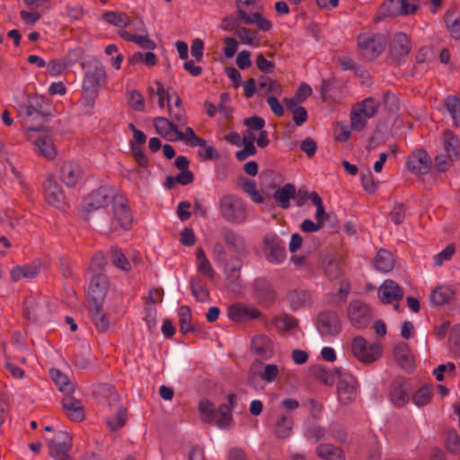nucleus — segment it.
<instances>
[{
  "instance_id": "f257e3e1",
  "label": "nucleus",
  "mask_w": 460,
  "mask_h": 460,
  "mask_svg": "<svg viewBox=\"0 0 460 460\" xmlns=\"http://www.w3.org/2000/svg\"><path fill=\"white\" fill-rule=\"evenodd\" d=\"M106 74L102 66L95 64L90 66L83 81L84 103L87 109H93L98 96L99 88L105 82Z\"/></svg>"
},
{
  "instance_id": "f03ea898",
  "label": "nucleus",
  "mask_w": 460,
  "mask_h": 460,
  "mask_svg": "<svg viewBox=\"0 0 460 460\" xmlns=\"http://www.w3.org/2000/svg\"><path fill=\"white\" fill-rule=\"evenodd\" d=\"M25 137L33 145V150L46 159H54L57 155L56 147L52 137L42 127H27L24 132Z\"/></svg>"
},
{
  "instance_id": "7ed1b4c3",
  "label": "nucleus",
  "mask_w": 460,
  "mask_h": 460,
  "mask_svg": "<svg viewBox=\"0 0 460 460\" xmlns=\"http://www.w3.org/2000/svg\"><path fill=\"white\" fill-rule=\"evenodd\" d=\"M238 17L247 25H256L260 30L267 31L271 22L261 15V7L257 0H236Z\"/></svg>"
},
{
  "instance_id": "20e7f679",
  "label": "nucleus",
  "mask_w": 460,
  "mask_h": 460,
  "mask_svg": "<svg viewBox=\"0 0 460 460\" xmlns=\"http://www.w3.org/2000/svg\"><path fill=\"white\" fill-rule=\"evenodd\" d=\"M298 401L286 398L280 402V414L273 427V432L279 438L290 436L294 425L293 411L299 407Z\"/></svg>"
},
{
  "instance_id": "39448f33",
  "label": "nucleus",
  "mask_w": 460,
  "mask_h": 460,
  "mask_svg": "<svg viewBox=\"0 0 460 460\" xmlns=\"http://www.w3.org/2000/svg\"><path fill=\"white\" fill-rule=\"evenodd\" d=\"M219 211L223 218L231 223L241 224L246 218L245 206L235 195H224L219 200Z\"/></svg>"
},
{
  "instance_id": "423d86ee",
  "label": "nucleus",
  "mask_w": 460,
  "mask_h": 460,
  "mask_svg": "<svg viewBox=\"0 0 460 460\" xmlns=\"http://www.w3.org/2000/svg\"><path fill=\"white\" fill-rule=\"evenodd\" d=\"M458 140L449 130L443 135V151L435 157V167L439 172L447 171L450 164L458 157Z\"/></svg>"
},
{
  "instance_id": "0eeeda50",
  "label": "nucleus",
  "mask_w": 460,
  "mask_h": 460,
  "mask_svg": "<svg viewBox=\"0 0 460 460\" xmlns=\"http://www.w3.org/2000/svg\"><path fill=\"white\" fill-rule=\"evenodd\" d=\"M387 39L385 34L359 35L358 46L361 55L367 60H372L378 57L385 49Z\"/></svg>"
},
{
  "instance_id": "6e6552de",
  "label": "nucleus",
  "mask_w": 460,
  "mask_h": 460,
  "mask_svg": "<svg viewBox=\"0 0 460 460\" xmlns=\"http://www.w3.org/2000/svg\"><path fill=\"white\" fill-rule=\"evenodd\" d=\"M262 253L270 263L282 264L287 257L285 243L277 234H268L263 238Z\"/></svg>"
},
{
  "instance_id": "1a4fd4ad",
  "label": "nucleus",
  "mask_w": 460,
  "mask_h": 460,
  "mask_svg": "<svg viewBox=\"0 0 460 460\" xmlns=\"http://www.w3.org/2000/svg\"><path fill=\"white\" fill-rule=\"evenodd\" d=\"M113 220L111 225V230L122 228L128 230L132 222L133 216L129 209L127 199L122 195H117L112 200Z\"/></svg>"
},
{
  "instance_id": "9d476101",
  "label": "nucleus",
  "mask_w": 460,
  "mask_h": 460,
  "mask_svg": "<svg viewBox=\"0 0 460 460\" xmlns=\"http://www.w3.org/2000/svg\"><path fill=\"white\" fill-rule=\"evenodd\" d=\"M351 351L359 361L371 363L380 358L382 348L377 343L368 344L363 337L358 336L352 341Z\"/></svg>"
},
{
  "instance_id": "9b49d317",
  "label": "nucleus",
  "mask_w": 460,
  "mask_h": 460,
  "mask_svg": "<svg viewBox=\"0 0 460 460\" xmlns=\"http://www.w3.org/2000/svg\"><path fill=\"white\" fill-rule=\"evenodd\" d=\"M351 351L359 361L371 363L380 358L382 348L377 343L368 344L363 337L358 336L352 341Z\"/></svg>"
},
{
  "instance_id": "f8f14e48",
  "label": "nucleus",
  "mask_w": 460,
  "mask_h": 460,
  "mask_svg": "<svg viewBox=\"0 0 460 460\" xmlns=\"http://www.w3.org/2000/svg\"><path fill=\"white\" fill-rule=\"evenodd\" d=\"M335 373L339 378L338 395L342 403L353 401L357 394V379L341 367H335Z\"/></svg>"
},
{
  "instance_id": "ddd939ff",
  "label": "nucleus",
  "mask_w": 460,
  "mask_h": 460,
  "mask_svg": "<svg viewBox=\"0 0 460 460\" xmlns=\"http://www.w3.org/2000/svg\"><path fill=\"white\" fill-rule=\"evenodd\" d=\"M317 330L323 337L338 335L341 330L338 314L333 311L321 312L317 317Z\"/></svg>"
},
{
  "instance_id": "4468645a",
  "label": "nucleus",
  "mask_w": 460,
  "mask_h": 460,
  "mask_svg": "<svg viewBox=\"0 0 460 460\" xmlns=\"http://www.w3.org/2000/svg\"><path fill=\"white\" fill-rule=\"evenodd\" d=\"M347 315L350 324L355 329H364L369 323V310L367 305L362 301H350Z\"/></svg>"
},
{
  "instance_id": "2eb2a0df",
  "label": "nucleus",
  "mask_w": 460,
  "mask_h": 460,
  "mask_svg": "<svg viewBox=\"0 0 460 460\" xmlns=\"http://www.w3.org/2000/svg\"><path fill=\"white\" fill-rule=\"evenodd\" d=\"M115 197L110 188L103 186L92 191L84 200L83 208L86 212H93L108 204Z\"/></svg>"
},
{
  "instance_id": "dca6fc26",
  "label": "nucleus",
  "mask_w": 460,
  "mask_h": 460,
  "mask_svg": "<svg viewBox=\"0 0 460 460\" xmlns=\"http://www.w3.org/2000/svg\"><path fill=\"white\" fill-rule=\"evenodd\" d=\"M403 289L394 280L386 279L378 288V296L384 304H393L395 302L394 309H399L398 302L402 299Z\"/></svg>"
},
{
  "instance_id": "f3484780",
  "label": "nucleus",
  "mask_w": 460,
  "mask_h": 460,
  "mask_svg": "<svg viewBox=\"0 0 460 460\" xmlns=\"http://www.w3.org/2000/svg\"><path fill=\"white\" fill-rule=\"evenodd\" d=\"M50 456L55 459L69 456L68 452L72 447V438L68 433L58 432L52 439H47Z\"/></svg>"
},
{
  "instance_id": "a211bd4d",
  "label": "nucleus",
  "mask_w": 460,
  "mask_h": 460,
  "mask_svg": "<svg viewBox=\"0 0 460 460\" xmlns=\"http://www.w3.org/2000/svg\"><path fill=\"white\" fill-rule=\"evenodd\" d=\"M108 290V280L105 275L96 273L91 279L88 296L91 304L102 303Z\"/></svg>"
},
{
  "instance_id": "6ab92c4d",
  "label": "nucleus",
  "mask_w": 460,
  "mask_h": 460,
  "mask_svg": "<svg viewBox=\"0 0 460 460\" xmlns=\"http://www.w3.org/2000/svg\"><path fill=\"white\" fill-rule=\"evenodd\" d=\"M411 50V45L408 37L403 32H396L390 45V54L392 59L400 63Z\"/></svg>"
},
{
  "instance_id": "aec40b11",
  "label": "nucleus",
  "mask_w": 460,
  "mask_h": 460,
  "mask_svg": "<svg viewBox=\"0 0 460 460\" xmlns=\"http://www.w3.org/2000/svg\"><path fill=\"white\" fill-rule=\"evenodd\" d=\"M83 176V169L75 161H66L60 169V179L67 187L75 186Z\"/></svg>"
},
{
  "instance_id": "412c9836",
  "label": "nucleus",
  "mask_w": 460,
  "mask_h": 460,
  "mask_svg": "<svg viewBox=\"0 0 460 460\" xmlns=\"http://www.w3.org/2000/svg\"><path fill=\"white\" fill-rule=\"evenodd\" d=\"M390 398L392 402L398 407H402L408 402L409 385L404 378L397 377L393 381L390 388Z\"/></svg>"
},
{
  "instance_id": "4be33fe9",
  "label": "nucleus",
  "mask_w": 460,
  "mask_h": 460,
  "mask_svg": "<svg viewBox=\"0 0 460 460\" xmlns=\"http://www.w3.org/2000/svg\"><path fill=\"white\" fill-rule=\"evenodd\" d=\"M44 197L46 201L55 206L61 208L65 203V196L59 184L51 178L47 179L43 183Z\"/></svg>"
},
{
  "instance_id": "5701e85b",
  "label": "nucleus",
  "mask_w": 460,
  "mask_h": 460,
  "mask_svg": "<svg viewBox=\"0 0 460 460\" xmlns=\"http://www.w3.org/2000/svg\"><path fill=\"white\" fill-rule=\"evenodd\" d=\"M430 164V158L424 150L415 151L407 160L409 171L416 174L427 173Z\"/></svg>"
},
{
  "instance_id": "b1692460",
  "label": "nucleus",
  "mask_w": 460,
  "mask_h": 460,
  "mask_svg": "<svg viewBox=\"0 0 460 460\" xmlns=\"http://www.w3.org/2000/svg\"><path fill=\"white\" fill-rule=\"evenodd\" d=\"M18 117L22 119L24 124V130L28 125H26L31 119L37 120L44 118V112L40 109L38 103H34L32 101H29L28 103L20 104L18 107Z\"/></svg>"
},
{
  "instance_id": "393cba45",
  "label": "nucleus",
  "mask_w": 460,
  "mask_h": 460,
  "mask_svg": "<svg viewBox=\"0 0 460 460\" xmlns=\"http://www.w3.org/2000/svg\"><path fill=\"white\" fill-rule=\"evenodd\" d=\"M224 240L228 249L239 257L246 254V246L243 237L234 231L225 229L223 233Z\"/></svg>"
},
{
  "instance_id": "a878e982",
  "label": "nucleus",
  "mask_w": 460,
  "mask_h": 460,
  "mask_svg": "<svg viewBox=\"0 0 460 460\" xmlns=\"http://www.w3.org/2000/svg\"><path fill=\"white\" fill-rule=\"evenodd\" d=\"M155 128L167 141H175L178 126L164 117H157L154 120Z\"/></svg>"
},
{
  "instance_id": "bb28decb",
  "label": "nucleus",
  "mask_w": 460,
  "mask_h": 460,
  "mask_svg": "<svg viewBox=\"0 0 460 460\" xmlns=\"http://www.w3.org/2000/svg\"><path fill=\"white\" fill-rule=\"evenodd\" d=\"M259 314L260 313L256 308L246 306L242 304H234L228 309L229 317L237 322L255 319Z\"/></svg>"
},
{
  "instance_id": "cd10ccee",
  "label": "nucleus",
  "mask_w": 460,
  "mask_h": 460,
  "mask_svg": "<svg viewBox=\"0 0 460 460\" xmlns=\"http://www.w3.org/2000/svg\"><path fill=\"white\" fill-rule=\"evenodd\" d=\"M63 408L67 416L74 421H81L84 418V411L80 401L75 397L66 395L62 400Z\"/></svg>"
},
{
  "instance_id": "c85d7f7f",
  "label": "nucleus",
  "mask_w": 460,
  "mask_h": 460,
  "mask_svg": "<svg viewBox=\"0 0 460 460\" xmlns=\"http://www.w3.org/2000/svg\"><path fill=\"white\" fill-rule=\"evenodd\" d=\"M273 198L277 204L283 209L290 208V200L296 199V190L294 184L286 183L284 186L278 188Z\"/></svg>"
},
{
  "instance_id": "c756f323",
  "label": "nucleus",
  "mask_w": 460,
  "mask_h": 460,
  "mask_svg": "<svg viewBox=\"0 0 460 460\" xmlns=\"http://www.w3.org/2000/svg\"><path fill=\"white\" fill-rule=\"evenodd\" d=\"M102 19L116 27L124 28L127 26H134V29L140 30L139 26H142V22H133L129 20V17L122 13H115V12H106L102 14Z\"/></svg>"
},
{
  "instance_id": "7c9ffc66",
  "label": "nucleus",
  "mask_w": 460,
  "mask_h": 460,
  "mask_svg": "<svg viewBox=\"0 0 460 460\" xmlns=\"http://www.w3.org/2000/svg\"><path fill=\"white\" fill-rule=\"evenodd\" d=\"M394 355L401 367L405 370L412 368V356L407 343L399 342L394 348Z\"/></svg>"
},
{
  "instance_id": "2f4dec72",
  "label": "nucleus",
  "mask_w": 460,
  "mask_h": 460,
  "mask_svg": "<svg viewBox=\"0 0 460 460\" xmlns=\"http://www.w3.org/2000/svg\"><path fill=\"white\" fill-rule=\"evenodd\" d=\"M102 303H95L90 305L93 322L94 326L100 332H107L111 323L105 314L102 313Z\"/></svg>"
},
{
  "instance_id": "473e14b6",
  "label": "nucleus",
  "mask_w": 460,
  "mask_h": 460,
  "mask_svg": "<svg viewBox=\"0 0 460 460\" xmlns=\"http://www.w3.org/2000/svg\"><path fill=\"white\" fill-rule=\"evenodd\" d=\"M252 349L258 356L269 358L272 355L271 341L265 335H259L252 341Z\"/></svg>"
},
{
  "instance_id": "72a5a7b5",
  "label": "nucleus",
  "mask_w": 460,
  "mask_h": 460,
  "mask_svg": "<svg viewBox=\"0 0 460 460\" xmlns=\"http://www.w3.org/2000/svg\"><path fill=\"white\" fill-rule=\"evenodd\" d=\"M181 140L192 146H206V140L196 136L190 127L178 128L175 141Z\"/></svg>"
},
{
  "instance_id": "f704fd0d",
  "label": "nucleus",
  "mask_w": 460,
  "mask_h": 460,
  "mask_svg": "<svg viewBox=\"0 0 460 460\" xmlns=\"http://www.w3.org/2000/svg\"><path fill=\"white\" fill-rule=\"evenodd\" d=\"M315 452L320 458L325 460H345L344 453L332 444H321Z\"/></svg>"
},
{
  "instance_id": "c9c22d12",
  "label": "nucleus",
  "mask_w": 460,
  "mask_h": 460,
  "mask_svg": "<svg viewBox=\"0 0 460 460\" xmlns=\"http://www.w3.org/2000/svg\"><path fill=\"white\" fill-rule=\"evenodd\" d=\"M49 375L60 392L71 394L74 391V385L70 382L69 377L60 370L52 368L49 370Z\"/></svg>"
},
{
  "instance_id": "e433bc0d",
  "label": "nucleus",
  "mask_w": 460,
  "mask_h": 460,
  "mask_svg": "<svg viewBox=\"0 0 460 460\" xmlns=\"http://www.w3.org/2000/svg\"><path fill=\"white\" fill-rule=\"evenodd\" d=\"M25 314L30 321H37L44 313L45 302L43 299L36 300L33 297H28L25 300Z\"/></svg>"
},
{
  "instance_id": "4c0bfd02",
  "label": "nucleus",
  "mask_w": 460,
  "mask_h": 460,
  "mask_svg": "<svg viewBox=\"0 0 460 460\" xmlns=\"http://www.w3.org/2000/svg\"><path fill=\"white\" fill-rule=\"evenodd\" d=\"M39 272L37 264H26L24 266H17L11 271V279L17 282L22 279H33Z\"/></svg>"
},
{
  "instance_id": "58836bf2",
  "label": "nucleus",
  "mask_w": 460,
  "mask_h": 460,
  "mask_svg": "<svg viewBox=\"0 0 460 460\" xmlns=\"http://www.w3.org/2000/svg\"><path fill=\"white\" fill-rule=\"evenodd\" d=\"M197 270L198 271L208 278L213 279L215 276V270H213L209 261L207 259L204 251L199 248L197 251Z\"/></svg>"
},
{
  "instance_id": "ea45409f",
  "label": "nucleus",
  "mask_w": 460,
  "mask_h": 460,
  "mask_svg": "<svg viewBox=\"0 0 460 460\" xmlns=\"http://www.w3.org/2000/svg\"><path fill=\"white\" fill-rule=\"evenodd\" d=\"M453 295L454 291L449 286H439L433 290L430 299L433 304L442 305L447 303Z\"/></svg>"
},
{
  "instance_id": "a19ab883",
  "label": "nucleus",
  "mask_w": 460,
  "mask_h": 460,
  "mask_svg": "<svg viewBox=\"0 0 460 460\" xmlns=\"http://www.w3.org/2000/svg\"><path fill=\"white\" fill-rule=\"evenodd\" d=\"M394 259L391 252L388 251H379L375 259V267L377 270L382 272H388L393 269Z\"/></svg>"
},
{
  "instance_id": "79ce46f5",
  "label": "nucleus",
  "mask_w": 460,
  "mask_h": 460,
  "mask_svg": "<svg viewBox=\"0 0 460 460\" xmlns=\"http://www.w3.org/2000/svg\"><path fill=\"white\" fill-rule=\"evenodd\" d=\"M217 426L219 428H226L232 421V411L228 404H221L217 410H216L215 419Z\"/></svg>"
},
{
  "instance_id": "37998d69",
  "label": "nucleus",
  "mask_w": 460,
  "mask_h": 460,
  "mask_svg": "<svg viewBox=\"0 0 460 460\" xmlns=\"http://www.w3.org/2000/svg\"><path fill=\"white\" fill-rule=\"evenodd\" d=\"M120 36L128 41L137 43L140 48L144 49H155V43L147 36L131 34L126 30H122L120 31Z\"/></svg>"
},
{
  "instance_id": "c03bdc74",
  "label": "nucleus",
  "mask_w": 460,
  "mask_h": 460,
  "mask_svg": "<svg viewBox=\"0 0 460 460\" xmlns=\"http://www.w3.org/2000/svg\"><path fill=\"white\" fill-rule=\"evenodd\" d=\"M178 317L181 332L182 333H188L193 330L191 323L192 315L189 306L181 305L178 310Z\"/></svg>"
},
{
  "instance_id": "a18cd8bd",
  "label": "nucleus",
  "mask_w": 460,
  "mask_h": 460,
  "mask_svg": "<svg viewBox=\"0 0 460 460\" xmlns=\"http://www.w3.org/2000/svg\"><path fill=\"white\" fill-rule=\"evenodd\" d=\"M445 106L449 112L456 127H460V101L456 96H448L445 100Z\"/></svg>"
},
{
  "instance_id": "49530a36",
  "label": "nucleus",
  "mask_w": 460,
  "mask_h": 460,
  "mask_svg": "<svg viewBox=\"0 0 460 460\" xmlns=\"http://www.w3.org/2000/svg\"><path fill=\"white\" fill-rule=\"evenodd\" d=\"M290 305L294 310H297L309 304L310 294L305 290H296L289 294Z\"/></svg>"
},
{
  "instance_id": "de8ad7c7",
  "label": "nucleus",
  "mask_w": 460,
  "mask_h": 460,
  "mask_svg": "<svg viewBox=\"0 0 460 460\" xmlns=\"http://www.w3.org/2000/svg\"><path fill=\"white\" fill-rule=\"evenodd\" d=\"M111 260L114 266L117 268L128 271L130 270V262L125 256V254L117 247H114L110 252Z\"/></svg>"
},
{
  "instance_id": "09e8293b",
  "label": "nucleus",
  "mask_w": 460,
  "mask_h": 460,
  "mask_svg": "<svg viewBox=\"0 0 460 460\" xmlns=\"http://www.w3.org/2000/svg\"><path fill=\"white\" fill-rule=\"evenodd\" d=\"M234 34L240 39L243 44L250 46H259L260 40L256 37L255 32L250 29L243 27L237 28Z\"/></svg>"
},
{
  "instance_id": "8fccbe9b",
  "label": "nucleus",
  "mask_w": 460,
  "mask_h": 460,
  "mask_svg": "<svg viewBox=\"0 0 460 460\" xmlns=\"http://www.w3.org/2000/svg\"><path fill=\"white\" fill-rule=\"evenodd\" d=\"M199 410L203 421L212 422L215 419L216 409L212 402L208 400H202L199 402Z\"/></svg>"
},
{
  "instance_id": "3c124183",
  "label": "nucleus",
  "mask_w": 460,
  "mask_h": 460,
  "mask_svg": "<svg viewBox=\"0 0 460 460\" xmlns=\"http://www.w3.org/2000/svg\"><path fill=\"white\" fill-rule=\"evenodd\" d=\"M445 22L451 36L457 40L460 38V23L457 17L453 13L447 12L445 17Z\"/></svg>"
},
{
  "instance_id": "603ef678",
  "label": "nucleus",
  "mask_w": 460,
  "mask_h": 460,
  "mask_svg": "<svg viewBox=\"0 0 460 460\" xmlns=\"http://www.w3.org/2000/svg\"><path fill=\"white\" fill-rule=\"evenodd\" d=\"M168 113L170 120L174 122L178 128L185 127L187 117L184 109H173L172 104H168Z\"/></svg>"
},
{
  "instance_id": "864d4df0",
  "label": "nucleus",
  "mask_w": 460,
  "mask_h": 460,
  "mask_svg": "<svg viewBox=\"0 0 460 460\" xmlns=\"http://www.w3.org/2000/svg\"><path fill=\"white\" fill-rule=\"evenodd\" d=\"M255 137L253 136L249 140L246 137L243 140V148L236 152V158L239 161H244L247 157L254 155L256 153V148L253 145V140Z\"/></svg>"
},
{
  "instance_id": "5fc2aeb1",
  "label": "nucleus",
  "mask_w": 460,
  "mask_h": 460,
  "mask_svg": "<svg viewBox=\"0 0 460 460\" xmlns=\"http://www.w3.org/2000/svg\"><path fill=\"white\" fill-rule=\"evenodd\" d=\"M126 422V410L119 409L117 413L109 417L107 425L111 430L115 431L120 429Z\"/></svg>"
},
{
  "instance_id": "6e6d98bb",
  "label": "nucleus",
  "mask_w": 460,
  "mask_h": 460,
  "mask_svg": "<svg viewBox=\"0 0 460 460\" xmlns=\"http://www.w3.org/2000/svg\"><path fill=\"white\" fill-rule=\"evenodd\" d=\"M242 188L255 203L262 204L264 202V198L257 191L256 182L253 180H246L242 184Z\"/></svg>"
},
{
  "instance_id": "4d7b16f0",
  "label": "nucleus",
  "mask_w": 460,
  "mask_h": 460,
  "mask_svg": "<svg viewBox=\"0 0 460 460\" xmlns=\"http://www.w3.org/2000/svg\"><path fill=\"white\" fill-rule=\"evenodd\" d=\"M128 101L131 108L136 111H143L145 109V100L143 95L137 90L128 93Z\"/></svg>"
},
{
  "instance_id": "13d9d810",
  "label": "nucleus",
  "mask_w": 460,
  "mask_h": 460,
  "mask_svg": "<svg viewBox=\"0 0 460 460\" xmlns=\"http://www.w3.org/2000/svg\"><path fill=\"white\" fill-rule=\"evenodd\" d=\"M279 375V367L275 364H267L264 366L262 371L260 373L261 378L267 382H274Z\"/></svg>"
},
{
  "instance_id": "bf43d9fd",
  "label": "nucleus",
  "mask_w": 460,
  "mask_h": 460,
  "mask_svg": "<svg viewBox=\"0 0 460 460\" xmlns=\"http://www.w3.org/2000/svg\"><path fill=\"white\" fill-rule=\"evenodd\" d=\"M430 396V387L424 385L414 394L412 400L417 406L421 407L429 402Z\"/></svg>"
},
{
  "instance_id": "052dcab7",
  "label": "nucleus",
  "mask_w": 460,
  "mask_h": 460,
  "mask_svg": "<svg viewBox=\"0 0 460 460\" xmlns=\"http://www.w3.org/2000/svg\"><path fill=\"white\" fill-rule=\"evenodd\" d=\"M155 85V94L158 96V105L163 109L165 107V105L168 106V104H171V94L169 93V89H165L161 82L156 81Z\"/></svg>"
},
{
  "instance_id": "680f3d73",
  "label": "nucleus",
  "mask_w": 460,
  "mask_h": 460,
  "mask_svg": "<svg viewBox=\"0 0 460 460\" xmlns=\"http://www.w3.org/2000/svg\"><path fill=\"white\" fill-rule=\"evenodd\" d=\"M396 4L397 7L401 8L402 15H408L413 13L417 8L418 4L416 0H394L392 4Z\"/></svg>"
},
{
  "instance_id": "e2e57ef3",
  "label": "nucleus",
  "mask_w": 460,
  "mask_h": 460,
  "mask_svg": "<svg viewBox=\"0 0 460 460\" xmlns=\"http://www.w3.org/2000/svg\"><path fill=\"white\" fill-rule=\"evenodd\" d=\"M316 376L318 378L327 385H332L334 384L337 375L335 373V368L329 369L324 367H318L316 370Z\"/></svg>"
},
{
  "instance_id": "0e129e2a",
  "label": "nucleus",
  "mask_w": 460,
  "mask_h": 460,
  "mask_svg": "<svg viewBox=\"0 0 460 460\" xmlns=\"http://www.w3.org/2000/svg\"><path fill=\"white\" fill-rule=\"evenodd\" d=\"M446 446L447 450L452 454L460 452V437L456 431H450L446 439Z\"/></svg>"
},
{
  "instance_id": "69168bd1",
  "label": "nucleus",
  "mask_w": 460,
  "mask_h": 460,
  "mask_svg": "<svg viewBox=\"0 0 460 460\" xmlns=\"http://www.w3.org/2000/svg\"><path fill=\"white\" fill-rule=\"evenodd\" d=\"M358 110L364 115V118L369 119L376 114L377 103L373 99H366Z\"/></svg>"
},
{
  "instance_id": "338daca9",
  "label": "nucleus",
  "mask_w": 460,
  "mask_h": 460,
  "mask_svg": "<svg viewBox=\"0 0 460 460\" xmlns=\"http://www.w3.org/2000/svg\"><path fill=\"white\" fill-rule=\"evenodd\" d=\"M274 324L279 329L289 331L296 326V321L290 316L285 315L281 317H276L274 319Z\"/></svg>"
},
{
  "instance_id": "774afa93",
  "label": "nucleus",
  "mask_w": 460,
  "mask_h": 460,
  "mask_svg": "<svg viewBox=\"0 0 460 460\" xmlns=\"http://www.w3.org/2000/svg\"><path fill=\"white\" fill-rule=\"evenodd\" d=\"M67 67L68 66L64 59H53L48 64V72L50 75L56 76L60 75Z\"/></svg>"
}]
</instances>
